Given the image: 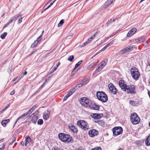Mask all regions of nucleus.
I'll use <instances>...</instances> for the list:
<instances>
[{"label": "nucleus", "mask_w": 150, "mask_h": 150, "mask_svg": "<svg viewBox=\"0 0 150 150\" xmlns=\"http://www.w3.org/2000/svg\"><path fill=\"white\" fill-rule=\"evenodd\" d=\"M5 146V144L4 143L3 144V145L2 147H0V149L2 150L4 148Z\"/></svg>", "instance_id": "45"}, {"label": "nucleus", "mask_w": 150, "mask_h": 150, "mask_svg": "<svg viewBox=\"0 0 150 150\" xmlns=\"http://www.w3.org/2000/svg\"><path fill=\"white\" fill-rule=\"evenodd\" d=\"M108 62V60L105 59L99 65L98 67L96 69V70L98 72L100 71L105 66Z\"/></svg>", "instance_id": "10"}, {"label": "nucleus", "mask_w": 150, "mask_h": 150, "mask_svg": "<svg viewBox=\"0 0 150 150\" xmlns=\"http://www.w3.org/2000/svg\"><path fill=\"white\" fill-rule=\"evenodd\" d=\"M25 140H27L28 142H31L32 141L31 138L29 136H27L25 137Z\"/></svg>", "instance_id": "30"}, {"label": "nucleus", "mask_w": 150, "mask_h": 150, "mask_svg": "<svg viewBox=\"0 0 150 150\" xmlns=\"http://www.w3.org/2000/svg\"><path fill=\"white\" fill-rule=\"evenodd\" d=\"M56 0H54L52 3L50 4V5L51 6L52 5V4H53L54 2L55 1H56Z\"/></svg>", "instance_id": "59"}, {"label": "nucleus", "mask_w": 150, "mask_h": 150, "mask_svg": "<svg viewBox=\"0 0 150 150\" xmlns=\"http://www.w3.org/2000/svg\"><path fill=\"white\" fill-rule=\"evenodd\" d=\"M137 31V29L135 28H133L131 29L128 32L127 36L128 37H130L134 34Z\"/></svg>", "instance_id": "15"}, {"label": "nucleus", "mask_w": 150, "mask_h": 150, "mask_svg": "<svg viewBox=\"0 0 150 150\" xmlns=\"http://www.w3.org/2000/svg\"><path fill=\"white\" fill-rule=\"evenodd\" d=\"M9 24L8 23L7 24H6L4 26V28H5L7 27L8 25Z\"/></svg>", "instance_id": "56"}, {"label": "nucleus", "mask_w": 150, "mask_h": 150, "mask_svg": "<svg viewBox=\"0 0 150 150\" xmlns=\"http://www.w3.org/2000/svg\"><path fill=\"white\" fill-rule=\"evenodd\" d=\"M113 1L112 0H108L105 3L104 7L105 8H107L111 4Z\"/></svg>", "instance_id": "18"}, {"label": "nucleus", "mask_w": 150, "mask_h": 150, "mask_svg": "<svg viewBox=\"0 0 150 150\" xmlns=\"http://www.w3.org/2000/svg\"><path fill=\"white\" fill-rule=\"evenodd\" d=\"M88 108L93 110H99L100 107L99 105L91 101Z\"/></svg>", "instance_id": "13"}, {"label": "nucleus", "mask_w": 150, "mask_h": 150, "mask_svg": "<svg viewBox=\"0 0 150 150\" xmlns=\"http://www.w3.org/2000/svg\"><path fill=\"white\" fill-rule=\"evenodd\" d=\"M89 81L87 79H83L81 81L82 83H83L84 85L87 84L88 82Z\"/></svg>", "instance_id": "24"}, {"label": "nucleus", "mask_w": 150, "mask_h": 150, "mask_svg": "<svg viewBox=\"0 0 150 150\" xmlns=\"http://www.w3.org/2000/svg\"><path fill=\"white\" fill-rule=\"evenodd\" d=\"M82 61L81 60L79 62L77 63L75 66L74 68V70L77 67L79 66L82 63Z\"/></svg>", "instance_id": "29"}, {"label": "nucleus", "mask_w": 150, "mask_h": 150, "mask_svg": "<svg viewBox=\"0 0 150 150\" xmlns=\"http://www.w3.org/2000/svg\"><path fill=\"white\" fill-rule=\"evenodd\" d=\"M117 42V41L115 39H114L111 42H110V43H109L108 44L106 45L107 46V47H109V46H110V45L113 44L115 43H116Z\"/></svg>", "instance_id": "25"}, {"label": "nucleus", "mask_w": 150, "mask_h": 150, "mask_svg": "<svg viewBox=\"0 0 150 150\" xmlns=\"http://www.w3.org/2000/svg\"><path fill=\"white\" fill-rule=\"evenodd\" d=\"M21 144L22 145H23L24 144V142H21Z\"/></svg>", "instance_id": "63"}, {"label": "nucleus", "mask_w": 150, "mask_h": 150, "mask_svg": "<svg viewBox=\"0 0 150 150\" xmlns=\"http://www.w3.org/2000/svg\"><path fill=\"white\" fill-rule=\"evenodd\" d=\"M74 58V55H71L68 58V60L70 62H72Z\"/></svg>", "instance_id": "33"}, {"label": "nucleus", "mask_w": 150, "mask_h": 150, "mask_svg": "<svg viewBox=\"0 0 150 150\" xmlns=\"http://www.w3.org/2000/svg\"><path fill=\"white\" fill-rule=\"evenodd\" d=\"M119 86L124 91H127L128 93L134 94L136 93L135 91V87L133 85L128 86L126 85L122 80H120L119 81Z\"/></svg>", "instance_id": "1"}, {"label": "nucleus", "mask_w": 150, "mask_h": 150, "mask_svg": "<svg viewBox=\"0 0 150 150\" xmlns=\"http://www.w3.org/2000/svg\"><path fill=\"white\" fill-rule=\"evenodd\" d=\"M64 23L63 19L61 20L58 25V27H60Z\"/></svg>", "instance_id": "32"}, {"label": "nucleus", "mask_w": 150, "mask_h": 150, "mask_svg": "<svg viewBox=\"0 0 150 150\" xmlns=\"http://www.w3.org/2000/svg\"><path fill=\"white\" fill-rule=\"evenodd\" d=\"M146 146H150V135L149 136L146 140Z\"/></svg>", "instance_id": "22"}, {"label": "nucleus", "mask_w": 150, "mask_h": 150, "mask_svg": "<svg viewBox=\"0 0 150 150\" xmlns=\"http://www.w3.org/2000/svg\"><path fill=\"white\" fill-rule=\"evenodd\" d=\"M106 48H105V47H104L101 50H100V51H104L106 49Z\"/></svg>", "instance_id": "53"}, {"label": "nucleus", "mask_w": 150, "mask_h": 150, "mask_svg": "<svg viewBox=\"0 0 150 150\" xmlns=\"http://www.w3.org/2000/svg\"><path fill=\"white\" fill-rule=\"evenodd\" d=\"M59 137L62 141L64 142L67 143L73 142L72 137L69 134L60 133L59 135Z\"/></svg>", "instance_id": "2"}, {"label": "nucleus", "mask_w": 150, "mask_h": 150, "mask_svg": "<svg viewBox=\"0 0 150 150\" xmlns=\"http://www.w3.org/2000/svg\"><path fill=\"white\" fill-rule=\"evenodd\" d=\"M47 112L48 113V114H49V115L50 114V110L49 109H48L47 110Z\"/></svg>", "instance_id": "61"}, {"label": "nucleus", "mask_w": 150, "mask_h": 150, "mask_svg": "<svg viewBox=\"0 0 150 150\" xmlns=\"http://www.w3.org/2000/svg\"><path fill=\"white\" fill-rule=\"evenodd\" d=\"M143 38H137L135 39V42L139 43L143 41Z\"/></svg>", "instance_id": "23"}, {"label": "nucleus", "mask_w": 150, "mask_h": 150, "mask_svg": "<svg viewBox=\"0 0 150 150\" xmlns=\"http://www.w3.org/2000/svg\"><path fill=\"white\" fill-rule=\"evenodd\" d=\"M45 84V83H44L40 87V88L39 89H41L44 86V84Z\"/></svg>", "instance_id": "50"}, {"label": "nucleus", "mask_w": 150, "mask_h": 150, "mask_svg": "<svg viewBox=\"0 0 150 150\" xmlns=\"http://www.w3.org/2000/svg\"><path fill=\"white\" fill-rule=\"evenodd\" d=\"M60 64V62H58L57 65V67L58 66H59V65Z\"/></svg>", "instance_id": "60"}, {"label": "nucleus", "mask_w": 150, "mask_h": 150, "mask_svg": "<svg viewBox=\"0 0 150 150\" xmlns=\"http://www.w3.org/2000/svg\"><path fill=\"white\" fill-rule=\"evenodd\" d=\"M15 93V91L14 90L13 91L10 93V94L11 95H13Z\"/></svg>", "instance_id": "51"}, {"label": "nucleus", "mask_w": 150, "mask_h": 150, "mask_svg": "<svg viewBox=\"0 0 150 150\" xmlns=\"http://www.w3.org/2000/svg\"><path fill=\"white\" fill-rule=\"evenodd\" d=\"M67 94L69 96L72 94V93L70 91H69Z\"/></svg>", "instance_id": "49"}, {"label": "nucleus", "mask_w": 150, "mask_h": 150, "mask_svg": "<svg viewBox=\"0 0 150 150\" xmlns=\"http://www.w3.org/2000/svg\"><path fill=\"white\" fill-rule=\"evenodd\" d=\"M130 120L133 125H136L139 123L140 118L135 113H133L130 116Z\"/></svg>", "instance_id": "6"}, {"label": "nucleus", "mask_w": 150, "mask_h": 150, "mask_svg": "<svg viewBox=\"0 0 150 150\" xmlns=\"http://www.w3.org/2000/svg\"><path fill=\"white\" fill-rule=\"evenodd\" d=\"M113 134L117 136L121 134L122 132V129L120 127H115L112 129Z\"/></svg>", "instance_id": "8"}, {"label": "nucleus", "mask_w": 150, "mask_h": 150, "mask_svg": "<svg viewBox=\"0 0 150 150\" xmlns=\"http://www.w3.org/2000/svg\"><path fill=\"white\" fill-rule=\"evenodd\" d=\"M103 116L102 114H97L94 113L93 114L92 117L93 118L95 119H99L101 118Z\"/></svg>", "instance_id": "16"}, {"label": "nucleus", "mask_w": 150, "mask_h": 150, "mask_svg": "<svg viewBox=\"0 0 150 150\" xmlns=\"http://www.w3.org/2000/svg\"><path fill=\"white\" fill-rule=\"evenodd\" d=\"M49 115L48 113H44L43 114V117L45 120H47L49 117Z\"/></svg>", "instance_id": "27"}, {"label": "nucleus", "mask_w": 150, "mask_h": 150, "mask_svg": "<svg viewBox=\"0 0 150 150\" xmlns=\"http://www.w3.org/2000/svg\"><path fill=\"white\" fill-rule=\"evenodd\" d=\"M76 91V89L75 88H74L72 89L70 91L72 93V94L75 92Z\"/></svg>", "instance_id": "42"}, {"label": "nucleus", "mask_w": 150, "mask_h": 150, "mask_svg": "<svg viewBox=\"0 0 150 150\" xmlns=\"http://www.w3.org/2000/svg\"><path fill=\"white\" fill-rule=\"evenodd\" d=\"M44 31H43L42 32V34L39 36L38 37V38H41L42 36V34L43 33H44Z\"/></svg>", "instance_id": "55"}, {"label": "nucleus", "mask_w": 150, "mask_h": 150, "mask_svg": "<svg viewBox=\"0 0 150 150\" xmlns=\"http://www.w3.org/2000/svg\"><path fill=\"white\" fill-rule=\"evenodd\" d=\"M51 6L50 5H49L47 7V8H46L45 9V10H47V9H48V8H49Z\"/></svg>", "instance_id": "58"}, {"label": "nucleus", "mask_w": 150, "mask_h": 150, "mask_svg": "<svg viewBox=\"0 0 150 150\" xmlns=\"http://www.w3.org/2000/svg\"><path fill=\"white\" fill-rule=\"evenodd\" d=\"M95 122L97 123L99 125L101 126H103L104 125V123L102 120H98L95 121Z\"/></svg>", "instance_id": "20"}, {"label": "nucleus", "mask_w": 150, "mask_h": 150, "mask_svg": "<svg viewBox=\"0 0 150 150\" xmlns=\"http://www.w3.org/2000/svg\"><path fill=\"white\" fill-rule=\"evenodd\" d=\"M91 150H101V149L100 146H97L92 149Z\"/></svg>", "instance_id": "34"}, {"label": "nucleus", "mask_w": 150, "mask_h": 150, "mask_svg": "<svg viewBox=\"0 0 150 150\" xmlns=\"http://www.w3.org/2000/svg\"><path fill=\"white\" fill-rule=\"evenodd\" d=\"M69 129L74 133H77L78 132V129L74 126H69Z\"/></svg>", "instance_id": "19"}, {"label": "nucleus", "mask_w": 150, "mask_h": 150, "mask_svg": "<svg viewBox=\"0 0 150 150\" xmlns=\"http://www.w3.org/2000/svg\"><path fill=\"white\" fill-rule=\"evenodd\" d=\"M116 19H117V18H114L112 21L111 19L110 20L108 21L106 24H110L111 22H114Z\"/></svg>", "instance_id": "36"}, {"label": "nucleus", "mask_w": 150, "mask_h": 150, "mask_svg": "<svg viewBox=\"0 0 150 150\" xmlns=\"http://www.w3.org/2000/svg\"><path fill=\"white\" fill-rule=\"evenodd\" d=\"M25 146H27V144L30 142H27V140H25Z\"/></svg>", "instance_id": "52"}, {"label": "nucleus", "mask_w": 150, "mask_h": 150, "mask_svg": "<svg viewBox=\"0 0 150 150\" xmlns=\"http://www.w3.org/2000/svg\"><path fill=\"white\" fill-rule=\"evenodd\" d=\"M21 16V15L19 13L18 14L16 15L15 16H13L12 18L13 19V21L16 20L19 17Z\"/></svg>", "instance_id": "28"}, {"label": "nucleus", "mask_w": 150, "mask_h": 150, "mask_svg": "<svg viewBox=\"0 0 150 150\" xmlns=\"http://www.w3.org/2000/svg\"><path fill=\"white\" fill-rule=\"evenodd\" d=\"M74 150H82L81 149H74Z\"/></svg>", "instance_id": "64"}, {"label": "nucleus", "mask_w": 150, "mask_h": 150, "mask_svg": "<svg viewBox=\"0 0 150 150\" xmlns=\"http://www.w3.org/2000/svg\"><path fill=\"white\" fill-rule=\"evenodd\" d=\"M98 133V131L96 129H91L88 132L89 135L91 137H93L97 135Z\"/></svg>", "instance_id": "14"}, {"label": "nucleus", "mask_w": 150, "mask_h": 150, "mask_svg": "<svg viewBox=\"0 0 150 150\" xmlns=\"http://www.w3.org/2000/svg\"><path fill=\"white\" fill-rule=\"evenodd\" d=\"M84 85H83V83H82V82H81V83L78 84L77 85V86H76V87H78V88H80L81 86H83Z\"/></svg>", "instance_id": "39"}, {"label": "nucleus", "mask_w": 150, "mask_h": 150, "mask_svg": "<svg viewBox=\"0 0 150 150\" xmlns=\"http://www.w3.org/2000/svg\"><path fill=\"white\" fill-rule=\"evenodd\" d=\"M38 119L37 116H35L33 119L32 120V122L34 123H36L37 121V120Z\"/></svg>", "instance_id": "31"}, {"label": "nucleus", "mask_w": 150, "mask_h": 150, "mask_svg": "<svg viewBox=\"0 0 150 150\" xmlns=\"http://www.w3.org/2000/svg\"><path fill=\"white\" fill-rule=\"evenodd\" d=\"M57 68L56 67H54L51 70V72L52 73L54 71L56 70Z\"/></svg>", "instance_id": "47"}, {"label": "nucleus", "mask_w": 150, "mask_h": 150, "mask_svg": "<svg viewBox=\"0 0 150 150\" xmlns=\"http://www.w3.org/2000/svg\"><path fill=\"white\" fill-rule=\"evenodd\" d=\"M33 111H32L31 109H30L29 110H28V112H27V113L28 114V115L29 116L30 115Z\"/></svg>", "instance_id": "40"}, {"label": "nucleus", "mask_w": 150, "mask_h": 150, "mask_svg": "<svg viewBox=\"0 0 150 150\" xmlns=\"http://www.w3.org/2000/svg\"><path fill=\"white\" fill-rule=\"evenodd\" d=\"M10 120L9 119L4 120L1 122V124L4 127H5L6 126V124Z\"/></svg>", "instance_id": "21"}, {"label": "nucleus", "mask_w": 150, "mask_h": 150, "mask_svg": "<svg viewBox=\"0 0 150 150\" xmlns=\"http://www.w3.org/2000/svg\"><path fill=\"white\" fill-rule=\"evenodd\" d=\"M96 65V63H94L92 64H91L89 65L88 67V70L94 67L95 65Z\"/></svg>", "instance_id": "26"}, {"label": "nucleus", "mask_w": 150, "mask_h": 150, "mask_svg": "<svg viewBox=\"0 0 150 150\" xmlns=\"http://www.w3.org/2000/svg\"><path fill=\"white\" fill-rule=\"evenodd\" d=\"M22 18H19V19L18 21V23L20 24L21 22L22 21Z\"/></svg>", "instance_id": "46"}, {"label": "nucleus", "mask_w": 150, "mask_h": 150, "mask_svg": "<svg viewBox=\"0 0 150 150\" xmlns=\"http://www.w3.org/2000/svg\"><path fill=\"white\" fill-rule=\"evenodd\" d=\"M13 21H14L13 20V19H12V18H11V19L8 22V24H10V23H11Z\"/></svg>", "instance_id": "48"}, {"label": "nucleus", "mask_w": 150, "mask_h": 150, "mask_svg": "<svg viewBox=\"0 0 150 150\" xmlns=\"http://www.w3.org/2000/svg\"><path fill=\"white\" fill-rule=\"evenodd\" d=\"M29 115L28 114L26 113H24L23 115H21V116L19 117L16 120V122L14 124V126L16 124L17 122L19 120H20V122L23 121L24 120H25L26 118H27Z\"/></svg>", "instance_id": "11"}, {"label": "nucleus", "mask_w": 150, "mask_h": 150, "mask_svg": "<svg viewBox=\"0 0 150 150\" xmlns=\"http://www.w3.org/2000/svg\"><path fill=\"white\" fill-rule=\"evenodd\" d=\"M109 88L110 91L114 95L117 94V91L116 88L115 87L114 85L112 83H110L109 85Z\"/></svg>", "instance_id": "12"}, {"label": "nucleus", "mask_w": 150, "mask_h": 150, "mask_svg": "<svg viewBox=\"0 0 150 150\" xmlns=\"http://www.w3.org/2000/svg\"><path fill=\"white\" fill-rule=\"evenodd\" d=\"M38 105H34L31 108V110H32V111H33L38 107Z\"/></svg>", "instance_id": "37"}, {"label": "nucleus", "mask_w": 150, "mask_h": 150, "mask_svg": "<svg viewBox=\"0 0 150 150\" xmlns=\"http://www.w3.org/2000/svg\"><path fill=\"white\" fill-rule=\"evenodd\" d=\"M67 97L65 96L64 98V99H63V100L64 101H65L67 99Z\"/></svg>", "instance_id": "57"}, {"label": "nucleus", "mask_w": 150, "mask_h": 150, "mask_svg": "<svg viewBox=\"0 0 150 150\" xmlns=\"http://www.w3.org/2000/svg\"><path fill=\"white\" fill-rule=\"evenodd\" d=\"M96 96L98 99L103 103L106 102L108 100L107 95L103 91H98Z\"/></svg>", "instance_id": "4"}, {"label": "nucleus", "mask_w": 150, "mask_h": 150, "mask_svg": "<svg viewBox=\"0 0 150 150\" xmlns=\"http://www.w3.org/2000/svg\"><path fill=\"white\" fill-rule=\"evenodd\" d=\"M93 38H89L86 41V42L88 44L92 40H93Z\"/></svg>", "instance_id": "43"}, {"label": "nucleus", "mask_w": 150, "mask_h": 150, "mask_svg": "<svg viewBox=\"0 0 150 150\" xmlns=\"http://www.w3.org/2000/svg\"><path fill=\"white\" fill-rule=\"evenodd\" d=\"M88 43L87 42H85L84 43L81 45V47H84L85 46H86Z\"/></svg>", "instance_id": "44"}, {"label": "nucleus", "mask_w": 150, "mask_h": 150, "mask_svg": "<svg viewBox=\"0 0 150 150\" xmlns=\"http://www.w3.org/2000/svg\"><path fill=\"white\" fill-rule=\"evenodd\" d=\"M41 39V38H37V39L35 40L33 43L31 45V47L33 48L36 46L38 44V42L40 41Z\"/></svg>", "instance_id": "17"}, {"label": "nucleus", "mask_w": 150, "mask_h": 150, "mask_svg": "<svg viewBox=\"0 0 150 150\" xmlns=\"http://www.w3.org/2000/svg\"><path fill=\"white\" fill-rule=\"evenodd\" d=\"M8 105L5 108V109H3V111H4L5 110H6L8 108Z\"/></svg>", "instance_id": "54"}, {"label": "nucleus", "mask_w": 150, "mask_h": 150, "mask_svg": "<svg viewBox=\"0 0 150 150\" xmlns=\"http://www.w3.org/2000/svg\"><path fill=\"white\" fill-rule=\"evenodd\" d=\"M133 46H129L120 50L119 52V53L121 54L127 53L133 50Z\"/></svg>", "instance_id": "9"}, {"label": "nucleus", "mask_w": 150, "mask_h": 150, "mask_svg": "<svg viewBox=\"0 0 150 150\" xmlns=\"http://www.w3.org/2000/svg\"><path fill=\"white\" fill-rule=\"evenodd\" d=\"M65 96L67 97V98H68L69 97V96L67 94Z\"/></svg>", "instance_id": "62"}, {"label": "nucleus", "mask_w": 150, "mask_h": 150, "mask_svg": "<svg viewBox=\"0 0 150 150\" xmlns=\"http://www.w3.org/2000/svg\"><path fill=\"white\" fill-rule=\"evenodd\" d=\"M77 124L80 128L85 131L89 129L88 124L85 120H79L77 122Z\"/></svg>", "instance_id": "5"}, {"label": "nucleus", "mask_w": 150, "mask_h": 150, "mask_svg": "<svg viewBox=\"0 0 150 150\" xmlns=\"http://www.w3.org/2000/svg\"><path fill=\"white\" fill-rule=\"evenodd\" d=\"M80 100L82 106L86 108L88 107L91 102V100L86 97L81 98Z\"/></svg>", "instance_id": "7"}, {"label": "nucleus", "mask_w": 150, "mask_h": 150, "mask_svg": "<svg viewBox=\"0 0 150 150\" xmlns=\"http://www.w3.org/2000/svg\"><path fill=\"white\" fill-rule=\"evenodd\" d=\"M129 103L130 105L134 106L135 105L134 102L132 100H130L129 102Z\"/></svg>", "instance_id": "41"}, {"label": "nucleus", "mask_w": 150, "mask_h": 150, "mask_svg": "<svg viewBox=\"0 0 150 150\" xmlns=\"http://www.w3.org/2000/svg\"><path fill=\"white\" fill-rule=\"evenodd\" d=\"M6 35L7 33L6 32H4V33L1 35V38H5Z\"/></svg>", "instance_id": "38"}, {"label": "nucleus", "mask_w": 150, "mask_h": 150, "mask_svg": "<svg viewBox=\"0 0 150 150\" xmlns=\"http://www.w3.org/2000/svg\"><path fill=\"white\" fill-rule=\"evenodd\" d=\"M130 72L133 78L136 81L137 80L140 75L138 69L135 67H133L130 69Z\"/></svg>", "instance_id": "3"}, {"label": "nucleus", "mask_w": 150, "mask_h": 150, "mask_svg": "<svg viewBox=\"0 0 150 150\" xmlns=\"http://www.w3.org/2000/svg\"><path fill=\"white\" fill-rule=\"evenodd\" d=\"M43 123V121L42 120L40 119L38 120V125H42Z\"/></svg>", "instance_id": "35"}]
</instances>
